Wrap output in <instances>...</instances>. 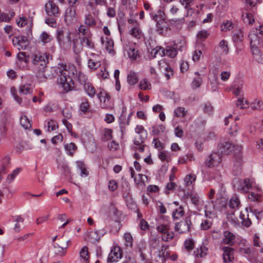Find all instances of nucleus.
Masks as SVG:
<instances>
[{"mask_svg":"<svg viewBox=\"0 0 263 263\" xmlns=\"http://www.w3.org/2000/svg\"><path fill=\"white\" fill-rule=\"evenodd\" d=\"M80 256L83 261L86 263L88 261L89 255L87 247H83L80 251Z\"/></svg>","mask_w":263,"mask_h":263,"instance_id":"obj_37","label":"nucleus"},{"mask_svg":"<svg viewBox=\"0 0 263 263\" xmlns=\"http://www.w3.org/2000/svg\"><path fill=\"white\" fill-rule=\"evenodd\" d=\"M235 242V236L231 232L228 231L223 232V238L222 242L231 246H233Z\"/></svg>","mask_w":263,"mask_h":263,"instance_id":"obj_17","label":"nucleus"},{"mask_svg":"<svg viewBox=\"0 0 263 263\" xmlns=\"http://www.w3.org/2000/svg\"><path fill=\"white\" fill-rule=\"evenodd\" d=\"M191 221L190 218H186L184 220L176 223L175 230L179 233H186L189 232Z\"/></svg>","mask_w":263,"mask_h":263,"instance_id":"obj_11","label":"nucleus"},{"mask_svg":"<svg viewBox=\"0 0 263 263\" xmlns=\"http://www.w3.org/2000/svg\"><path fill=\"white\" fill-rule=\"evenodd\" d=\"M106 40L105 41L104 40V38L102 37L101 38V43L102 44H105V48L108 51L109 53H114V41L111 39H109L108 37H106Z\"/></svg>","mask_w":263,"mask_h":263,"instance_id":"obj_29","label":"nucleus"},{"mask_svg":"<svg viewBox=\"0 0 263 263\" xmlns=\"http://www.w3.org/2000/svg\"><path fill=\"white\" fill-rule=\"evenodd\" d=\"M209 35V34L206 30H202L198 32L197 34V38L198 40L202 41L205 40Z\"/></svg>","mask_w":263,"mask_h":263,"instance_id":"obj_64","label":"nucleus"},{"mask_svg":"<svg viewBox=\"0 0 263 263\" xmlns=\"http://www.w3.org/2000/svg\"><path fill=\"white\" fill-rule=\"evenodd\" d=\"M70 243V240L65 241V244H62V246H61L59 243H54L53 244V248L55 254L61 257L65 256L66 254L67 249L69 246Z\"/></svg>","mask_w":263,"mask_h":263,"instance_id":"obj_13","label":"nucleus"},{"mask_svg":"<svg viewBox=\"0 0 263 263\" xmlns=\"http://www.w3.org/2000/svg\"><path fill=\"white\" fill-rule=\"evenodd\" d=\"M185 45L184 40H180L177 42H174L173 45L167 46L165 49V55L171 58H175L177 53L178 50H182Z\"/></svg>","mask_w":263,"mask_h":263,"instance_id":"obj_6","label":"nucleus"},{"mask_svg":"<svg viewBox=\"0 0 263 263\" xmlns=\"http://www.w3.org/2000/svg\"><path fill=\"white\" fill-rule=\"evenodd\" d=\"M242 18L245 23L252 24L254 22V19L252 14L250 13H245L242 14Z\"/></svg>","mask_w":263,"mask_h":263,"instance_id":"obj_53","label":"nucleus"},{"mask_svg":"<svg viewBox=\"0 0 263 263\" xmlns=\"http://www.w3.org/2000/svg\"><path fill=\"white\" fill-rule=\"evenodd\" d=\"M219 48L220 49L221 54L226 55L228 54L229 49L227 41L222 40L219 43Z\"/></svg>","mask_w":263,"mask_h":263,"instance_id":"obj_34","label":"nucleus"},{"mask_svg":"<svg viewBox=\"0 0 263 263\" xmlns=\"http://www.w3.org/2000/svg\"><path fill=\"white\" fill-rule=\"evenodd\" d=\"M77 167L80 171V175L82 177H86L89 175L86 164L83 161H77L76 162Z\"/></svg>","mask_w":263,"mask_h":263,"instance_id":"obj_20","label":"nucleus"},{"mask_svg":"<svg viewBox=\"0 0 263 263\" xmlns=\"http://www.w3.org/2000/svg\"><path fill=\"white\" fill-rule=\"evenodd\" d=\"M236 188L238 192L242 193L249 192L254 189H256L259 192H262L261 189L255 185L253 179L249 178L238 180Z\"/></svg>","mask_w":263,"mask_h":263,"instance_id":"obj_5","label":"nucleus"},{"mask_svg":"<svg viewBox=\"0 0 263 263\" xmlns=\"http://www.w3.org/2000/svg\"><path fill=\"white\" fill-rule=\"evenodd\" d=\"M208 249L203 245H202L199 247L197 248L194 251V255L195 258H202L206 256L208 254Z\"/></svg>","mask_w":263,"mask_h":263,"instance_id":"obj_19","label":"nucleus"},{"mask_svg":"<svg viewBox=\"0 0 263 263\" xmlns=\"http://www.w3.org/2000/svg\"><path fill=\"white\" fill-rule=\"evenodd\" d=\"M122 253L120 247L112 248L108 256L107 261L109 262H117L119 259L121 258Z\"/></svg>","mask_w":263,"mask_h":263,"instance_id":"obj_14","label":"nucleus"},{"mask_svg":"<svg viewBox=\"0 0 263 263\" xmlns=\"http://www.w3.org/2000/svg\"><path fill=\"white\" fill-rule=\"evenodd\" d=\"M54 71L59 74L57 83L62 89L63 92L67 93L74 90V83L73 78L77 74V70L74 65H67L65 63H60L54 68Z\"/></svg>","mask_w":263,"mask_h":263,"instance_id":"obj_1","label":"nucleus"},{"mask_svg":"<svg viewBox=\"0 0 263 263\" xmlns=\"http://www.w3.org/2000/svg\"><path fill=\"white\" fill-rule=\"evenodd\" d=\"M84 89L87 95L91 98L95 97L96 93V90L93 85L89 82L84 86Z\"/></svg>","mask_w":263,"mask_h":263,"instance_id":"obj_25","label":"nucleus"},{"mask_svg":"<svg viewBox=\"0 0 263 263\" xmlns=\"http://www.w3.org/2000/svg\"><path fill=\"white\" fill-rule=\"evenodd\" d=\"M234 149L236 152L235 154V162L233 168L234 174L235 176L239 175L241 172V164L242 163V154L241 151L242 146L241 145H236L235 147L233 146L232 143L229 142H225L221 143L219 148V152L224 155L229 154Z\"/></svg>","mask_w":263,"mask_h":263,"instance_id":"obj_3","label":"nucleus"},{"mask_svg":"<svg viewBox=\"0 0 263 263\" xmlns=\"http://www.w3.org/2000/svg\"><path fill=\"white\" fill-rule=\"evenodd\" d=\"M159 246V240L157 236L152 237L149 240V246L151 249H156Z\"/></svg>","mask_w":263,"mask_h":263,"instance_id":"obj_56","label":"nucleus"},{"mask_svg":"<svg viewBox=\"0 0 263 263\" xmlns=\"http://www.w3.org/2000/svg\"><path fill=\"white\" fill-rule=\"evenodd\" d=\"M159 66H160V68H162L163 67V66H162V64L166 66L165 67H164V70H165L164 75H165V77L166 78L167 80H168L169 79H170V78L172 76H173V75L174 74V71H173V70L172 69V68L170 66L167 65L165 63L164 61H160V62H159Z\"/></svg>","mask_w":263,"mask_h":263,"instance_id":"obj_31","label":"nucleus"},{"mask_svg":"<svg viewBox=\"0 0 263 263\" xmlns=\"http://www.w3.org/2000/svg\"><path fill=\"white\" fill-rule=\"evenodd\" d=\"M78 80L79 83L83 86L89 83L87 76L81 71L78 74Z\"/></svg>","mask_w":263,"mask_h":263,"instance_id":"obj_55","label":"nucleus"},{"mask_svg":"<svg viewBox=\"0 0 263 263\" xmlns=\"http://www.w3.org/2000/svg\"><path fill=\"white\" fill-rule=\"evenodd\" d=\"M10 163V158L6 156L3 158L2 161L1 167V173L5 174L6 173V169L8 167Z\"/></svg>","mask_w":263,"mask_h":263,"instance_id":"obj_42","label":"nucleus"},{"mask_svg":"<svg viewBox=\"0 0 263 263\" xmlns=\"http://www.w3.org/2000/svg\"><path fill=\"white\" fill-rule=\"evenodd\" d=\"M256 191L253 190L249 192L248 198L251 201L259 202L261 200V195L259 192H258L256 189H254Z\"/></svg>","mask_w":263,"mask_h":263,"instance_id":"obj_24","label":"nucleus"},{"mask_svg":"<svg viewBox=\"0 0 263 263\" xmlns=\"http://www.w3.org/2000/svg\"><path fill=\"white\" fill-rule=\"evenodd\" d=\"M56 34L57 40L60 48L64 50H69L72 42L71 32L66 28H58Z\"/></svg>","mask_w":263,"mask_h":263,"instance_id":"obj_4","label":"nucleus"},{"mask_svg":"<svg viewBox=\"0 0 263 263\" xmlns=\"http://www.w3.org/2000/svg\"><path fill=\"white\" fill-rule=\"evenodd\" d=\"M168 247L166 245H162L161 249L158 251L157 256L162 260H165L168 258L169 254L166 251Z\"/></svg>","mask_w":263,"mask_h":263,"instance_id":"obj_32","label":"nucleus"},{"mask_svg":"<svg viewBox=\"0 0 263 263\" xmlns=\"http://www.w3.org/2000/svg\"><path fill=\"white\" fill-rule=\"evenodd\" d=\"M17 64H21L24 63L23 67H25L27 66V64L29 61V57L26 55V52H20L17 54Z\"/></svg>","mask_w":263,"mask_h":263,"instance_id":"obj_28","label":"nucleus"},{"mask_svg":"<svg viewBox=\"0 0 263 263\" xmlns=\"http://www.w3.org/2000/svg\"><path fill=\"white\" fill-rule=\"evenodd\" d=\"M233 24L231 21H227L221 25V30L222 31H227L232 30L233 28Z\"/></svg>","mask_w":263,"mask_h":263,"instance_id":"obj_57","label":"nucleus"},{"mask_svg":"<svg viewBox=\"0 0 263 263\" xmlns=\"http://www.w3.org/2000/svg\"><path fill=\"white\" fill-rule=\"evenodd\" d=\"M223 251V259L225 263H231L234 259V250L230 247H224L222 248Z\"/></svg>","mask_w":263,"mask_h":263,"instance_id":"obj_16","label":"nucleus"},{"mask_svg":"<svg viewBox=\"0 0 263 263\" xmlns=\"http://www.w3.org/2000/svg\"><path fill=\"white\" fill-rule=\"evenodd\" d=\"M151 54L154 58L157 56L162 57L165 55V49L161 46H156L152 50Z\"/></svg>","mask_w":263,"mask_h":263,"instance_id":"obj_30","label":"nucleus"},{"mask_svg":"<svg viewBox=\"0 0 263 263\" xmlns=\"http://www.w3.org/2000/svg\"><path fill=\"white\" fill-rule=\"evenodd\" d=\"M240 205V200L237 196H233L229 200V206L231 209L238 208Z\"/></svg>","mask_w":263,"mask_h":263,"instance_id":"obj_36","label":"nucleus"},{"mask_svg":"<svg viewBox=\"0 0 263 263\" xmlns=\"http://www.w3.org/2000/svg\"><path fill=\"white\" fill-rule=\"evenodd\" d=\"M65 10L64 21L67 25H71L77 21L76 8L74 5H70Z\"/></svg>","mask_w":263,"mask_h":263,"instance_id":"obj_7","label":"nucleus"},{"mask_svg":"<svg viewBox=\"0 0 263 263\" xmlns=\"http://www.w3.org/2000/svg\"><path fill=\"white\" fill-rule=\"evenodd\" d=\"M236 105L241 109H245L248 107L249 104L247 100H245L243 98H241L237 100Z\"/></svg>","mask_w":263,"mask_h":263,"instance_id":"obj_63","label":"nucleus"},{"mask_svg":"<svg viewBox=\"0 0 263 263\" xmlns=\"http://www.w3.org/2000/svg\"><path fill=\"white\" fill-rule=\"evenodd\" d=\"M233 40L235 42L238 43L242 41L243 39V33L241 30H238L234 33L233 36Z\"/></svg>","mask_w":263,"mask_h":263,"instance_id":"obj_59","label":"nucleus"},{"mask_svg":"<svg viewBox=\"0 0 263 263\" xmlns=\"http://www.w3.org/2000/svg\"><path fill=\"white\" fill-rule=\"evenodd\" d=\"M20 124L25 129H29L31 127L30 120L25 115L20 118Z\"/></svg>","mask_w":263,"mask_h":263,"instance_id":"obj_40","label":"nucleus"},{"mask_svg":"<svg viewBox=\"0 0 263 263\" xmlns=\"http://www.w3.org/2000/svg\"><path fill=\"white\" fill-rule=\"evenodd\" d=\"M89 28L86 25H80L77 30L78 34L83 36H92V33Z\"/></svg>","mask_w":263,"mask_h":263,"instance_id":"obj_26","label":"nucleus"},{"mask_svg":"<svg viewBox=\"0 0 263 263\" xmlns=\"http://www.w3.org/2000/svg\"><path fill=\"white\" fill-rule=\"evenodd\" d=\"M45 127L47 128V130L48 132L55 130L58 128L57 122L52 120H50L47 122V124H45Z\"/></svg>","mask_w":263,"mask_h":263,"instance_id":"obj_50","label":"nucleus"},{"mask_svg":"<svg viewBox=\"0 0 263 263\" xmlns=\"http://www.w3.org/2000/svg\"><path fill=\"white\" fill-rule=\"evenodd\" d=\"M125 244L126 247H132L133 245V237L129 233H125L124 235Z\"/></svg>","mask_w":263,"mask_h":263,"instance_id":"obj_62","label":"nucleus"},{"mask_svg":"<svg viewBox=\"0 0 263 263\" xmlns=\"http://www.w3.org/2000/svg\"><path fill=\"white\" fill-rule=\"evenodd\" d=\"M174 237V234L173 232L168 231L166 233L163 234L161 236L162 240L164 241L168 242L172 240Z\"/></svg>","mask_w":263,"mask_h":263,"instance_id":"obj_61","label":"nucleus"},{"mask_svg":"<svg viewBox=\"0 0 263 263\" xmlns=\"http://www.w3.org/2000/svg\"><path fill=\"white\" fill-rule=\"evenodd\" d=\"M221 161V157L218 153L210 154L204 161L205 165L209 168L218 166Z\"/></svg>","mask_w":263,"mask_h":263,"instance_id":"obj_8","label":"nucleus"},{"mask_svg":"<svg viewBox=\"0 0 263 263\" xmlns=\"http://www.w3.org/2000/svg\"><path fill=\"white\" fill-rule=\"evenodd\" d=\"M92 36H82L80 37V42L82 44V46H84L88 48L93 49L94 44L91 40Z\"/></svg>","mask_w":263,"mask_h":263,"instance_id":"obj_27","label":"nucleus"},{"mask_svg":"<svg viewBox=\"0 0 263 263\" xmlns=\"http://www.w3.org/2000/svg\"><path fill=\"white\" fill-rule=\"evenodd\" d=\"M49 56V54L41 53L34 54L31 57V69L40 81H44L48 77H50V75L45 74Z\"/></svg>","mask_w":263,"mask_h":263,"instance_id":"obj_2","label":"nucleus"},{"mask_svg":"<svg viewBox=\"0 0 263 263\" xmlns=\"http://www.w3.org/2000/svg\"><path fill=\"white\" fill-rule=\"evenodd\" d=\"M187 113V110L185 108L182 107H178L174 110V116L178 118H182L184 117Z\"/></svg>","mask_w":263,"mask_h":263,"instance_id":"obj_44","label":"nucleus"},{"mask_svg":"<svg viewBox=\"0 0 263 263\" xmlns=\"http://www.w3.org/2000/svg\"><path fill=\"white\" fill-rule=\"evenodd\" d=\"M249 37L250 39V45L252 47V52L254 58L258 56L260 53L259 50L256 47L257 44L259 43V37L256 34H250Z\"/></svg>","mask_w":263,"mask_h":263,"instance_id":"obj_15","label":"nucleus"},{"mask_svg":"<svg viewBox=\"0 0 263 263\" xmlns=\"http://www.w3.org/2000/svg\"><path fill=\"white\" fill-rule=\"evenodd\" d=\"M73 43V50L76 53H80L83 49L82 43H79L77 39L73 40L72 42Z\"/></svg>","mask_w":263,"mask_h":263,"instance_id":"obj_54","label":"nucleus"},{"mask_svg":"<svg viewBox=\"0 0 263 263\" xmlns=\"http://www.w3.org/2000/svg\"><path fill=\"white\" fill-rule=\"evenodd\" d=\"M147 134H145V136H143L142 135H137L135 137L134 140V144L135 145H140L143 144L145 140L147 138Z\"/></svg>","mask_w":263,"mask_h":263,"instance_id":"obj_48","label":"nucleus"},{"mask_svg":"<svg viewBox=\"0 0 263 263\" xmlns=\"http://www.w3.org/2000/svg\"><path fill=\"white\" fill-rule=\"evenodd\" d=\"M88 237L89 241L92 243L98 242L100 239V237L98 233V230L89 232Z\"/></svg>","mask_w":263,"mask_h":263,"instance_id":"obj_38","label":"nucleus"},{"mask_svg":"<svg viewBox=\"0 0 263 263\" xmlns=\"http://www.w3.org/2000/svg\"><path fill=\"white\" fill-rule=\"evenodd\" d=\"M112 1V7H107V12H106V15L109 17H114L116 16V1L115 0H111Z\"/></svg>","mask_w":263,"mask_h":263,"instance_id":"obj_35","label":"nucleus"},{"mask_svg":"<svg viewBox=\"0 0 263 263\" xmlns=\"http://www.w3.org/2000/svg\"><path fill=\"white\" fill-rule=\"evenodd\" d=\"M84 23L89 28H94L97 24V21L92 14L89 13L85 15Z\"/></svg>","mask_w":263,"mask_h":263,"instance_id":"obj_21","label":"nucleus"},{"mask_svg":"<svg viewBox=\"0 0 263 263\" xmlns=\"http://www.w3.org/2000/svg\"><path fill=\"white\" fill-rule=\"evenodd\" d=\"M151 17L155 22H160L166 20L165 13L163 10H158L157 12L152 11L149 13Z\"/></svg>","mask_w":263,"mask_h":263,"instance_id":"obj_18","label":"nucleus"},{"mask_svg":"<svg viewBox=\"0 0 263 263\" xmlns=\"http://www.w3.org/2000/svg\"><path fill=\"white\" fill-rule=\"evenodd\" d=\"M128 56L130 59L135 60L139 57V51L135 48H129L128 50Z\"/></svg>","mask_w":263,"mask_h":263,"instance_id":"obj_46","label":"nucleus"},{"mask_svg":"<svg viewBox=\"0 0 263 263\" xmlns=\"http://www.w3.org/2000/svg\"><path fill=\"white\" fill-rule=\"evenodd\" d=\"M165 129V126L162 124L158 126H154L152 127V132L154 135H158L160 133L164 132Z\"/></svg>","mask_w":263,"mask_h":263,"instance_id":"obj_58","label":"nucleus"},{"mask_svg":"<svg viewBox=\"0 0 263 263\" xmlns=\"http://www.w3.org/2000/svg\"><path fill=\"white\" fill-rule=\"evenodd\" d=\"M14 221L16 223L14 225V230L15 232H18L21 230V225L23 223L24 219L20 216H17L15 217Z\"/></svg>","mask_w":263,"mask_h":263,"instance_id":"obj_51","label":"nucleus"},{"mask_svg":"<svg viewBox=\"0 0 263 263\" xmlns=\"http://www.w3.org/2000/svg\"><path fill=\"white\" fill-rule=\"evenodd\" d=\"M184 248L188 251H191L194 248L195 242L192 238L186 239L184 243Z\"/></svg>","mask_w":263,"mask_h":263,"instance_id":"obj_52","label":"nucleus"},{"mask_svg":"<svg viewBox=\"0 0 263 263\" xmlns=\"http://www.w3.org/2000/svg\"><path fill=\"white\" fill-rule=\"evenodd\" d=\"M184 212L183 208L180 206L176 209L172 213V217L174 219H178L183 216Z\"/></svg>","mask_w":263,"mask_h":263,"instance_id":"obj_45","label":"nucleus"},{"mask_svg":"<svg viewBox=\"0 0 263 263\" xmlns=\"http://www.w3.org/2000/svg\"><path fill=\"white\" fill-rule=\"evenodd\" d=\"M87 64L88 67L93 70L97 69L101 65L99 61L93 59H89Z\"/></svg>","mask_w":263,"mask_h":263,"instance_id":"obj_43","label":"nucleus"},{"mask_svg":"<svg viewBox=\"0 0 263 263\" xmlns=\"http://www.w3.org/2000/svg\"><path fill=\"white\" fill-rule=\"evenodd\" d=\"M239 251L242 254L246 255L249 259H250L255 254L254 250L250 247L241 248L239 249Z\"/></svg>","mask_w":263,"mask_h":263,"instance_id":"obj_33","label":"nucleus"},{"mask_svg":"<svg viewBox=\"0 0 263 263\" xmlns=\"http://www.w3.org/2000/svg\"><path fill=\"white\" fill-rule=\"evenodd\" d=\"M138 76L137 72L130 71L127 76V82L130 86L135 85L138 81Z\"/></svg>","mask_w":263,"mask_h":263,"instance_id":"obj_22","label":"nucleus"},{"mask_svg":"<svg viewBox=\"0 0 263 263\" xmlns=\"http://www.w3.org/2000/svg\"><path fill=\"white\" fill-rule=\"evenodd\" d=\"M139 87L140 89L142 90H147L151 89V84L148 82L147 79H144L140 81Z\"/></svg>","mask_w":263,"mask_h":263,"instance_id":"obj_49","label":"nucleus"},{"mask_svg":"<svg viewBox=\"0 0 263 263\" xmlns=\"http://www.w3.org/2000/svg\"><path fill=\"white\" fill-rule=\"evenodd\" d=\"M97 97L100 101V105L103 108H110L112 103L110 101V96L105 90H102L97 94Z\"/></svg>","mask_w":263,"mask_h":263,"instance_id":"obj_10","label":"nucleus"},{"mask_svg":"<svg viewBox=\"0 0 263 263\" xmlns=\"http://www.w3.org/2000/svg\"><path fill=\"white\" fill-rule=\"evenodd\" d=\"M53 39L52 36L47 32H43L40 35V40L44 44L51 42Z\"/></svg>","mask_w":263,"mask_h":263,"instance_id":"obj_39","label":"nucleus"},{"mask_svg":"<svg viewBox=\"0 0 263 263\" xmlns=\"http://www.w3.org/2000/svg\"><path fill=\"white\" fill-rule=\"evenodd\" d=\"M196 180V176L193 174H190L186 176L184 182L186 186L193 185Z\"/></svg>","mask_w":263,"mask_h":263,"instance_id":"obj_41","label":"nucleus"},{"mask_svg":"<svg viewBox=\"0 0 263 263\" xmlns=\"http://www.w3.org/2000/svg\"><path fill=\"white\" fill-rule=\"evenodd\" d=\"M45 10L49 16L56 17L59 14L58 6L52 1L49 0L45 5Z\"/></svg>","mask_w":263,"mask_h":263,"instance_id":"obj_9","label":"nucleus"},{"mask_svg":"<svg viewBox=\"0 0 263 263\" xmlns=\"http://www.w3.org/2000/svg\"><path fill=\"white\" fill-rule=\"evenodd\" d=\"M64 148L67 154L70 156H73L78 149L77 145L73 142L66 143L64 145Z\"/></svg>","mask_w":263,"mask_h":263,"instance_id":"obj_23","label":"nucleus"},{"mask_svg":"<svg viewBox=\"0 0 263 263\" xmlns=\"http://www.w3.org/2000/svg\"><path fill=\"white\" fill-rule=\"evenodd\" d=\"M157 230L162 235L166 233L170 230V226L168 224H160L157 227Z\"/></svg>","mask_w":263,"mask_h":263,"instance_id":"obj_60","label":"nucleus"},{"mask_svg":"<svg viewBox=\"0 0 263 263\" xmlns=\"http://www.w3.org/2000/svg\"><path fill=\"white\" fill-rule=\"evenodd\" d=\"M32 89L29 84L21 85L19 88V92L21 94L27 95L32 92Z\"/></svg>","mask_w":263,"mask_h":263,"instance_id":"obj_47","label":"nucleus"},{"mask_svg":"<svg viewBox=\"0 0 263 263\" xmlns=\"http://www.w3.org/2000/svg\"><path fill=\"white\" fill-rule=\"evenodd\" d=\"M13 45L18 50H25L28 45L26 37L24 36H15L12 39Z\"/></svg>","mask_w":263,"mask_h":263,"instance_id":"obj_12","label":"nucleus"}]
</instances>
